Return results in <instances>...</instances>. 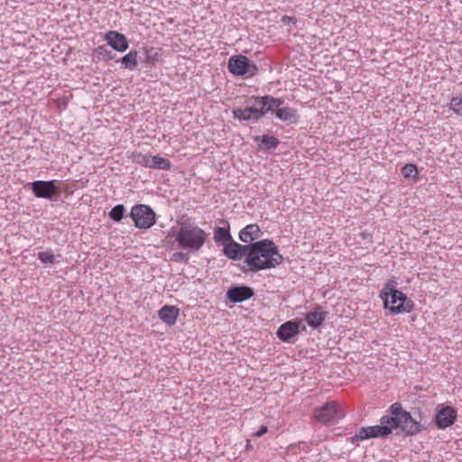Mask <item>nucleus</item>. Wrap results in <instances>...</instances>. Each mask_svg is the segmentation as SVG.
<instances>
[{
    "label": "nucleus",
    "mask_w": 462,
    "mask_h": 462,
    "mask_svg": "<svg viewBox=\"0 0 462 462\" xmlns=\"http://www.w3.org/2000/svg\"><path fill=\"white\" fill-rule=\"evenodd\" d=\"M178 228L173 236L180 249L198 253L208 240V233L195 222L178 221Z\"/></svg>",
    "instance_id": "7ed1b4c3"
},
{
    "label": "nucleus",
    "mask_w": 462,
    "mask_h": 462,
    "mask_svg": "<svg viewBox=\"0 0 462 462\" xmlns=\"http://www.w3.org/2000/svg\"><path fill=\"white\" fill-rule=\"evenodd\" d=\"M383 307L391 314L410 313L414 309L413 301L402 291L394 288L392 283H386L380 291Z\"/></svg>",
    "instance_id": "39448f33"
},
{
    "label": "nucleus",
    "mask_w": 462,
    "mask_h": 462,
    "mask_svg": "<svg viewBox=\"0 0 462 462\" xmlns=\"http://www.w3.org/2000/svg\"><path fill=\"white\" fill-rule=\"evenodd\" d=\"M125 211V208L123 205H116L111 209V211L109 213V217L113 220L118 222L123 218Z\"/></svg>",
    "instance_id": "a878e982"
},
{
    "label": "nucleus",
    "mask_w": 462,
    "mask_h": 462,
    "mask_svg": "<svg viewBox=\"0 0 462 462\" xmlns=\"http://www.w3.org/2000/svg\"><path fill=\"white\" fill-rule=\"evenodd\" d=\"M130 217L134 226L140 229H148L156 222L155 212L149 206L143 204L134 206Z\"/></svg>",
    "instance_id": "0eeeda50"
},
{
    "label": "nucleus",
    "mask_w": 462,
    "mask_h": 462,
    "mask_svg": "<svg viewBox=\"0 0 462 462\" xmlns=\"http://www.w3.org/2000/svg\"><path fill=\"white\" fill-rule=\"evenodd\" d=\"M246 446L250 447V441H247Z\"/></svg>",
    "instance_id": "473e14b6"
},
{
    "label": "nucleus",
    "mask_w": 462,
    "mask_h": 462,
    "mask_svg": "<svg viewBox=\"0 0 462 462\" xmlns=\"http://www.w3.org/2000/svg\"><path fill=\"white\" fill-rule=\"evenodd\" d=\"M245 263L251 272L273 269L283 261L276 245L269 239H263L245 245Z\"/></svg>",
    "instance_id": "f03ea898"
},
{
    "label": "nucleus",
    "mask_w": 462,
    "mask_h": 462,
    "mask_svg": "<svg viewBox=\"0 0 462 462\" xmlns=\"http://www.w3.org/2000/svg\"><path fill=\"white\" fill-rule=\"evenodd\" d=\"M281 106L282 105L273 110L275 111L276 117L285 122H296L298 119L296 110L291 107H281Z\"/></svg>",
    "instance_id": "a211bd4d"
},
{
    "label": "nucleus",
    "mask_w": 462,
    "mask_h": 462,
    "mask_svg": "<svg viewBox=\"0 0 462 462\" xmlns=\"http://www.w3.org/2000/svg\"><path fill=\"white\" fill-rule=\"evenodd\" d=\"M223 226H217L214 229V240L216 243L224 245L232 239L230 235V226L227 221H221Z\"/></svg>",
    "instance_id": "f3484780"
},
{
    "label": "nucleus",
    "mask_w": 462,
    "mask_h": 462,
    "mask_svg": "<svg viewBox=\"0 0 462 462\" xmlns=\"http://www.w3.org/2000/svg\"><path fill=\"white\" fill-rule=\"evenodd\" d=\"M394 430H399L407 436H413L422 431L424 428L402 408L400 402H394L389 407L387 414L380 419L379 425L363 427L355 437L358 440L383 439L391 435Z\"/></svg>",
    "instance_id": "f257e3e1"
},
{
    "label": "nucleus",
    "mask_w": 462,
    "mask_h": 462,
    "mask_svg": "<svg viewBox=\"0 0 462 462\" xmlns=\"http://www.w3.org/2000/svg\"><path fill=\"white\" fill-rule=\"evenodd\" d=\"M282 103V99L269 96L251 97L245 100V108L236 107L233 109V116L240 121L258 120L268 111L273 110Z\"/></svg>",
    "instance_id": "20e7f679"
},
{
    "label": "nucleus",
    "mask_w": 462,
    "mask_h": 462,
    "mask_svg": "<svg viewBox=\"0 0 462 462\" xmlns=\"http://www.w3.org/2000/svg\"><path fill=\"white\" fill-rule=\"evenodd\" d=\"M38 258L43 263H53L55 261V255L51 251H42L38 253Z\"/></svg>",
    "instance_id": "bb28decb"
},
{
    "label": "nucleus",
    "mask_w": 462,
    "mask_h": 462,
    "mask_svg": "<svg viewBox=\"0 0 462 462\" xmlns=\"http://www.w3.org/2000/svg\"><path fill=\"white\" fill-rule=\"evenodd\" d=\"M448 107L450 110L454 112L459 117H462V97H454L450 99L448 104Z\"/></svg>",
    "instance_id": "5701e85b"
},
{
    "label": "nucleus",
    "mask_w": 462,
    "mask_h": 462,
    "mask_svg": "<svg viewBox=\"0 0 462 462\" xmlns=\"http://www.w3.org/2000/svg\"><path fill=\"white\" fill-rule=\"evenodd\" d=\"M261 142L267 147H276L279 143L277 138L268 135H263Z\"/></svg>",
    "instance_id": "cd10ccee"
},
{
    "label": "nucleus",
    "mask_w": 462,
    "mask_h": 462,
    "mask_svg": "<svg viewBox=\"0 0 462 462\" xmlns=\"http://www.w3.org/2000/svg\"><path fill=\"white\" fill-rule=\"evenodd\" d=\"M226 295L232 302H241L250 299L254 295V291L247 286L234 287L227 291Z\"/></svg>",
    "instance_id": "4468645a"
},
{
    "label": "nucleus",
    "mask_w": 462,
    "mask_h": 462,
    "mask_svg": "<svg viewBox=\"0 0 462 462\" xmlns=\"http://www.w3.org/2000/svg\"><path fill=\"white\" fill-rule=\"evenodd\" d=\"M145 59L144 62L149 66H154L162 59V50L153 47L145 48Z\"/></svg>",
    "instance_id": "412c9836"
},
{
    "label": "nucleus",
    "mask_w": 462,
    "mask_h": 462,
    "mask_svg": "<svg viewBox=\"0 0 462 462\" xmlns=\"http://www.w3.org/2000/svg\"><path fill=\"white\" fill-rule=\"evenodd\" d=\"M171 167V162L159 155L149 154L147 168L168 171Z\"/></svg>",
    "instance_id": "6ab92c4d"
},
{
    "label": "nucleus",
    "mask_w": 462,
    "mask_h": 462,
    "mask_svg": "<svg viewBox=\"0 0 462 462\" xmlns=\"http://www.w3.org/2000/svg\"><path fill=\"white\" fill-rule=\"evenodd\" d=\"M228 69L236 76L253 77L256 74L258 68L251 63L249 59L244 55H235L228 60Z\"/></svg>",
    "instance_id": "6e6552de"
},
{
    "label": "nucleus",
    "mask_w": 462,
    "mask_h": 462,
    "mask_svg": "<svg viewBox=\"0 0 462 462\" xmlns=\"http://www.w3.org/2000/svg\"><path fill=\"white\" fill-rule=\"evenodd\" d=\"M245 245H242L231 239L223 245L224 254L231 260L245 259Z\"/></svg>",
    "instance_id": "ddd939ff"
},
{
    "label": "nucleus",
    "mask_w": 462,
    "mask_h": 462,
    "mask_svg": "<svg viewBox=\"0 0 462 462\" xmlns=\"http://www.w3.org/2000/svg\"><path fill=\"white\" fill-rule=\"evenodd\" d=\"M360 236H361L364 239H369V240H372V235H371V233H369V232L364 231V232L360 233Z\"/></svg>",
    "instance_id": "7c9ffc66"
},
{
    "label": "nucleus",
    "mask_w": 462,
    "mask_h": 462,
    "mask_svg": "<svg viewBox=\"0 0 462 462\" xmlns=\"http://www.w3.org/2000/svg\"><path fill=\"white\" fill-rule=\"evenodd\" d=\"M105 40L114 50L124 52L128 49V41L126 37L116 31H108L105 35Z\"/></svg>",
    "instance_id": "f8f14e48"
},
{
    "label": "nucleus",
    "mask_w": 462,
    "mask_h": 462,
    "mask_svg": "<svg viewBox=\"0 0 462 462\" xmlns=\"http://www.w3.org/2000/svg\"><path fill=\"white\" fill-rule=\"evenodd\" d=\"M130 158L134 162L147 168L149 154L142 152H133Z\"/></svg>",
    "instance_id": "393cba45"
},
{
    "label": "nucleus",
    "mask_w": 462,
    "mask_h": 462,
    "mask_svg": "<svg viewBox=\"0 0 462 462\" xmlns=\"http://www.w3.org/2000/svg\"><path fill=\"white\" fill-rule=\"evenodd\" d=\"M57 180H36L31 183L32 190L37 198L52 199L60 193V188L57 186Z\"/></svg>",
    "instance_id": "1a4fd4ad"
},
{
    "label": "nucleus",
    "mask_w": 462,
    "mask_h": 462,
    "mask_svg": "<svg viewBox=\"0 0 462 462\" xmlns=\"http://www.w3.org/2000/svg\"><path fill=\"white\" fill-rule=\"evenodd\" d=\"M246 446L250 447V441H247Z\"/></svg>",
    "instance_id": "72a5a7b5"
},
{
    "label": "nucleus",
    "mask_w": 462,
    "mask_h": 462,
    "mask_svg": "<svg viewBox=\"0 0 462 462\" xmlns=\"http://www.w3.org/2000/svg\"><path fill=\"white\" fill-rule=\"evenodd\" d=\"M268 428L264 425H262L259 430L253 434L254 438H260L263 436L265 433H267Z\"/></svg>",
    "instance_id": "c756f323"
},
{
    "label": "nucleus",
    "mask_w": 462,
    "mask_h": 462,
    "mask_svg": "<svg viewBox=\"0 0 462 462\" xmlns=\"http://www.w3.org/2000/svg\"><path fill=\"white\" fill-rule=\"evenodd\" d=\"M313 419L322 424L332 423L345 416V411L340 403L332 401L313 410Z\"/></svg>",
    "instance_id": "423d86ee"
},
{
    "label": "nucleus",
    "mask_w": 462,
    "mask_h": 462,
    "mask_svg": "<svg viewBox=\"0 0 462 462\" xmlns=\"http://www.w3.org/2000/svg\"><path fill=\"white\" fill-rule=\"evenodd\" d=\"M172 261L176 262V263H180V262H184V263H188L189 262V257L188 255L183 253V252H176L172 254V257H171Z\"/></svg>",
    "instance_id": "c85d7f7f"
},
{
    "label": "nucleus",
    "mask_w": 462,
    "mask_h": 462,
    "mask_svg": "<svg viewBox=\"0 0 462 462\" xmlns=\"http://www.w3.org/2000/svg\"><path fill=\"white\" fill-rule=\"evenodd\" d=\"M180 310L173 305H164L158 311L160 319L168 326H172L176 323L179 317Z\"/></svg>",
    "instance_id": "2eb2a0df"
},
{
    "label": "nucleus",
    "mask_w": 462,
    "mask_h": 462,
    "mask_svg": "<svg viewBox=\"0 0 462 462\" xmlns=\"http://www.w3.org/2000/svg\"><path fill=\"white\" fill-rule=\"evenodd\" d=\"M121 61L130 70L136 69L138 65V52L136 51H130L122 58Z\"/></svg>",
    "instance_id": "4be33fe9"
},
{
    "label": "nucleus",
    "mask_w": 462,
    "mask_h": 462,
    "mask_svg": "<svg viewBox=\"0 0 462 462\" xmlns=\"http://www.w3.org/2000/svg\"><path fill=\"white\" fill-rule=\"evenodd\" d=\"M300 321L295 319L286 321L278 328L276 332L277 337L282 342H289L300 333Z\"/></svg>",
    "instance_id": "9b49d317"
},
{
    "label": "nucleus",
    "mask_w": 462,
    "mask_h": 462,
    "mask_svg": "<svg viewBox=\"0 0 462 462\" xmlns=\"http://www.w3.org/2000/svg\"><path fill=\"white\" fill-rule=\"evenodd\" d=\"M457 416V410L452 406L440 407L435 416L436 426L444 430L450 427L456 421Z\"/></svg>",
    "instance_id": "9d476101"
},
{
    "label": "nucleus",
    "mask_w": 462,
    "mask_h": 462,
    "mask_svg": "<svg viewBox=\"0 0 462 462\" xmlns=\"http://www.w3.org/2000/svg\"><path fill=\"white\" fill-rule=\"evenodd\" d=\"M246 446L250 447V441H247Z\"/></svg>",
    "instance_id": "f704fd0d"
},
{
    "label": "nucleus",
    "mask_w": 462,
    "mask_h": 462,
    "mask_svg": "<svg viewBox=\"0 0 462 462\" xmlns=\"http://www.w3.org/2000/svg\"><path fill=\"white\" fill-rule=\"evenodd\" d=\"M293 18L291 17H289V16H283L282 20L283 21H291Z\"/></svg>",
    "instance_id": "2f4dec72"
},
{
    "label": "nucleus",
    "mask_w": 462,
    "mask_h": 462,
    "mask_svg": "<svg viewBox=\"0 0 462 462\" xmlns=\"http://www.w3.org/2000/svg\"><path fill=\"white\" fill-rule=\"evenodd\" d=\"M326 318V313L320 309H315L306 314V321L309 326L312 328H318L322 324Z\"/></svg>",
    "instance_id": "aec40b11"
},
{
    "label": "nucleus",
    "mask_w": 462,
    "mask_h": 462,
    "mask_svg": "<svg viewBox=\"0 0 462 462\" xmlns=\"http://www.w3.org/2000/svg\"><path fill=\"white\" fill-rule=\"evenodd\" d=\"M261 236V229L255 224L247 225L239 232V239L244 243H252Z\"/></svg>",
    "instance_id": "dca6fc26"
},
{
    "label": "nucleus",
    "mask_w": 462,
    "mask_h": 462,
    "mask_svg": "<svg viewBox=\"0 0 462 462\" xmlns=\"http://www.w3.org/2000/svg\"><path fill=\"white\" fill-rule=\"evenodd\" d=\"M402 174L405 179L417 178L418 169L413 163H407L402 168Z\"/></svg>",
    "instance_id": "b1692460"
}]
</instances>
